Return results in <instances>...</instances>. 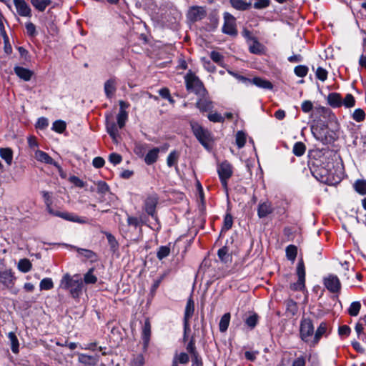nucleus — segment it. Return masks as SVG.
Returning <instances> with one entry per match:
<instances>
[{
  "label": "nucleus",
  "instance_id": "obj_11",
  "mask_svg": "<svg viewBox=\"0 0 366 366\" xmlns=\"http://www.w3.org/2000/svg\"><path fill=\"white\" fill-rule=\"evenodd\" d=\"M157 202L158 199L156 196H149L144 201V209L145 212L154 219H157L156 207Z\"/></svg>",
  "mask_w": 366,
  "mask_h": 366
},
{
  "label": "nucleus",
  "instance_id": "obj_40",
  "mask_svg": "<svg viewBox=\"0 0 366 366\" xmlns=\"http://www.w3.org/2000/svg\"><path fill=\"white\" fill-rule=\"evenodd\" d=\"M151 334V327L148 321H146L142 331V339L145 344H147Z\"/></svg>",
  "mask_w": 366,
  "mask_h": 366
},
{
  "label": "nucleus",
  "instance_id": "obj_20",
  "mask_svg": "<svg viewBox=\"0 0 366 366\" xmlns=\"http://www.w3.org/2000/svg\"><path fill=\"white\" fill-rule=\"evenodd\" d=\"M34 158L42 163L48 164H54V159L46 152L41 150H36L34 152Z\"/></svg>",
  "mask_w": 366,
  "mask_h": 366
},
{
  "label": "nucleus",
  "instance_id": "obj_32",
  "mask_svg": "<svg viewBox=\"0 0 366 366\" xmlns=\"http://www.w3.org/2000/svg\"><path fill=\"white\" fill-rule=\"evenodd\" d=\"M32 264L28 259H21L18 263V269L22 272H28L31 270Z\"/></svg>",
  "mask_w": 366,
  "mask_h": 366
},
{
  "label": "nucleus",
  "instance_id": "obj_22",
  "mask_svg": "<svg viewBox=\"0 0 366 366\" xmlns=\"http://www.w3.org/2000/svg\"><path fill=\"white\" fill-rule=\"evenodd\" d=\"M116 91V81L113 79L107 80L104 84V92L107 97L111 98Z\"/></svg>",
  "mask_w": 366,
  "mask_h": 366
},
{
  "label": "nucleus",
  "instance_id": "obj_34",
  "mask_svg": "<svg viewBox=\"0 0 366 366\" xmlns=\"http://www.w3.org/2000/svg\"><path fill=\"white\" fill-rule=\"evenodd\" d=\"M8 337L11 344V350L14 353L19 352V340L14 332H10L8 334Z\"/></svg>",
  "mask_w": 366,
  "mask_h": 366
},
{
  "label": "nucleus",
  "instance_id": "obj_13",
  "mask_svg": "<svg viewBox=\"0 0 366 366\" xmlns=\"http://www.w3.org/2000/svg\"><path fill=\"white\" fill-rule=\"evenodd\" d=\"M78 361L79 363L87 366H95L99 361V355H88L83 353H78Z\"/></svg>",
  "mask_w": 366,
  "mask_h": 366
},
{
  "label": "nucleus",
  "instance_id": "obj_35",
  "mask_svg": "<svg viewBox=\"0 0 366 366\" xmlns=\"http://www.w3.org/2000/svg\"><path fill=\"white\" fill-rule=\"evenodd\" d=\"M232 6L238 10H247L250 4L244 2L243 0H230Z\"/></svg>",
  "mask_w": 366,
  "mask_h": 366
},
{
  "label": "nucleus",
  "instance_id": "obj_21",
  "mask_svg": "<svg viewBox=\"0 0 366 366\" xmlns=\"http://www.w3.org/2000/svg\"><path fill=\"white\" fill-rule=\"evenodd\" d=\"M159 149L155 147L148 152L144 157V162L147 165L154 164L158 159Z\"/></svg>",
  "mask_w": 366,
  "mask_h": 366
},
{
  "label": "nucleus",
  "instance_id": "obj_36",
  "mask_svg": "<svg viewBox=\"0 0 366 366\" xmlns=\"http://www.w3.org/2000/svg\"><path fill=\"white\" fill-rule=\"evenodd\" d=\"M297 254V248L296 246L290 244L286 248V256L288 259L295 261Z\"/></svg>",
  "mask_w": 366,
  "mask_h": 366
},
{
  "label": "nucleus",
  "instance_id": "obj_18",
  "mask_svg": "<svg viewBox=\"0 0 366 366\" xmlns=\"http://www.w3.org/2000/svg\"><path fill=\"white\" fill-rule=\"evenodd\" d=\"M327 103L332 107H340L342 106V99L340 94L336 92L329 94L327 96Z\"/></svg>",
  "mask_w": 366,
  "mask_h": 366
},
{
  "label": "nucleus",
  "instance_id": "obj_4",
  "mask_svg": "<svg viewBox=\"0 0 366 366\" xmlns=\"http://www.w3.org/2000/svg\"><path fill=\"white\" fill-rule=\"evenodd\" d=\"M217 172L223 188L227 191V181L233 173L231 164L227 161L222 162L218 165Z\"/></svg>",
  "mask_w": 366,
  "mask_h": 366
},
{
  "label": "nucleus",
  "instance_id": "obj_2",
  "mask_svg": "<svg viewBox=\"0 0 366 366\" xmlns=\"http://www.w3.org/2000/svg\"><path fill=\"white\" fill-rule=\"evenodd\" d=\"M184 80L187 91L194 92L197 96L202 97L207 95V92L204 88L203 83L199 77L191 71H189V72L185 75Z\"/></svg>",
  "mask_w": 366,
  "mask_h": 366
},
{
  "label": "nucleus",
  "instance_id": "obj_57",
  "mask_svg": "<svg viewBox=\"0 0 366 366\" xmlns=\"http://www.w3.org/2000/svg\"><path fill=\"white\" fill-rule=\"evenodd\" d=\"M174 358H176L177 362H179L181 364H186L189 362V357L187 353L182 352L179 355H177Z\"/></svg>",
  "mask_w": 366,
  "mask_h": 366
},
{
  "label": "nucleus",
  "instance_id": "obj_29",
  "mask_svg": "<svg viewBox=\"0 0 366 366\" xmlns=\"http://www.w3.org/2000/svg\"><path fill=\"white\" fill-rule=\"evenodd\" d=\"M31 3L37 10L44 11L51 1V0H31Z\"/></svg>",
  "mask_w": 366,
  "mask_h": 366
},
{
  "label": "nucleus",
  "instance_id": "obj_51",
  "mask_svg": "<svg viewBox=\"0 0 366 366\" xmlns=\"http://www.w3.org/2000/svg\"><path fill=\"white\" fill-rule=\"evenodd\" d=\"M308 67L304 65H299L295 68V74L300 77H304L307 74Z\"/></svg>",
  "mask_w": 366,
  "mask_h": 366
},
{
  "label": "nucleus",
  "instance_id": "obj_30",
  "mask_svg": "<svg viewBox=\"0 0 366 366\" xmlns=\"http://www.w3.org/2000/svg\"><path fill=\"white\" fill-rule=\"evenodd\" d=\"M286 311L290 315H295L298 311V307L297 303L292 300H287L285 302Z\"/></svg>",
  "mask_w": 366,
  "mask_h": 366
},
{
  "label": "nucleus",
  "instance_id": "obj_37",
  "mask_svg": "<svg viewBox=\"0 0 366 366\" xmlns=\"http://www.w3.org/2000/svg\"><path fill=\"white\" fill-rule=\"evenodd\" d=\"M219 258L224 262H227L230 260L231 257L229 254V249L227 247H223L218 250L217 252Z\"/></svg>",
  "mask_w": 366,
  "mask_h": 366
},
{
  "label": "nucleus",
  "instance_id": "obj_5",
  "mask_svg": "<svg viewBox=\"0 0 366 366\" xmlns=\"http://www.w3.org/2000/svg\"><path fill=\"white\" fill-rule=\"evenodd\" d=\"M297 282L290 285V289L294 291H302L305 288V269L303 260L301 259L297 266Z\"/></svg>",
  "mask_w": 366,
  "mask_h": 366
},
{
  "label": "nucleus",
  "instance_id": "obj_26",
  "mask_svg": "<svg viewBox=\"0 0 366 366\" xmlns=\"http://www.w3.org/2000/svg\"><path fill=\"white\" fill-rule=\"evenodd\" d=\"M249 50L251 53L260 54L264 52V47L257 39H252V43L249 45Z\"/></svg>",
  "mask_w": 366,
  "mask_h": 366
},
{
  "label": "nucleus",
  "instance_id": "obj_25",
  "mask_svg": "<svg viewBox=\"0 0 366 366\" xmlns=\"http://www.w3.org/2000/svg\"><path fill=\"white\" fill-rule=\"evenodd\" d=\"M0 157L6 162L8 165H11L13 160V152L10 148H1Z\"/></svg>",
  "mask_w": 366,
  "mask_h": 366
},
{
  "label": "nucleus",
  "instance_id": "obj_38",
  "mask_svg": "<svg viewBox=\"0 0 366 366\" xmlns=\"http://www.w3.org/2000/svg\"><path fill=\"white\" fill-rule=\"evenodd\" d=\"M127 224L129 226H132L137 228L138 227H141L144 224V221L142 217L128 216Z\"/></svg>",
  "mask_w": 366,
  "mask_h": 366
},
{
  "label": "nucleus",
  "instance_id": "obj_55",
  "mask_svg": "<svg viewBox=\"0 0 366 366\" xmlns=\"http://www.w3.org/2000/svg\"><path fill=\"white\" fill-rule=\"evenodd\" d=\"M207 117L212 122H223L224 121V118L217 112L209 114Z\"/></svg>",
  "mask_w": 366,
  "mask_h": 366
},
{
  "label": "nucleus",
  "instance_id": "obj_43",
  "mask_svg": "<svg viewBox=\"0 0 366 366\" xmlns=\"http://www.w3.org/2000/svg\"><path fill=\"white\" fill-rule=\"evenodd\" d=\"M355 190L361 194H366V181L365 180H357L354 184Z\"/></svg>",
  "mask_w": 366,
  "mask_h": 366
},
{
  "label": "nucleus",
  "instance_id": "obj_31",
  "mask_svg": "<svg viewBox=\"0 0 366 366\" xmlns=\"http://www.w3.org/2000/svg\"><path fill=\"white\" fill-rule=\"evenodd\" d=\"M179 157V153L174 150L171 152L167 158V164L168 167H172L177 164Z\"/></svg>",
  "mask_w": 366,
  "mask_h": 366
},
{
  "label": "nucleus",
  "instance_id": "obj_48",
  "mask_svg": "<svg viewBox=\"0 0 366 366\" xmlns=\"http://www.w3.org/2000/svg\"><path fill=\"white\" fill-rule=\"evenodd\" d=\"M365 118V113L362 109H356L352 114V119L357 122H362Z\"/></svg>",
  "mask_w": 366,
  "mask_h": 366
},
{
  "label": "nucleus",
  "instance_id": "obj_49",
  "mask_svg": "<svg viewBox=\"0 0 366 366\" xmlns=\"http://www.w3.org/2000/svg\"><path fill=\"white\" fill-rule=\"evenodd\" d=\"M144 364V358L142 354H137L133 356L131 361V366H143Z\"/></svg>",
  "mask_w": 366,
  "mask_h": 366
},
{
  "label": "nucleus",
  "instance_id": "obj_54",
  "mask_svg": "<svg viewBox=\"0 0 366 366\" xmlns=\"http://www.w3.org/2000/svg\"><path fill=\"white\" fill-rule=\"evenodd\" d=\"M233 224V218L232 215L229 213L226 214L224 219V226L223 229L225 230H229L232 227Z\"/></svg>",
  "mask_w": 366,
  "mask_h": 366
},
{
  "label": "nucleus",
  "instance_id": "obj_1",
  "mask_svg": "<svg viewBox=\"0 0 366 366\" xmlns=\"http://www.w3.org/2000/svg\"><path fill=\"white\" fill-rule=\"evenodd\" d=\"M83 282L79 275L66 274L60 281V287L68 290L73 297H78L81 293Z\"/></svg>",
  "mask_w": 366,
  "mask_h": 366
},
{
  "label": "nucleus",
  "instance_id": "obj_50",
  "mask_svg": "<svg viewBox=\"0 0 366 366\" xmlns=\"http://www.w3.org/2000/svg\"><path fill=\"white\" fill-rule=\"evenodd\" d=\"M355 104V99L354 97L351 94H347L344 100H342V105H344L347 108H350L354 107Z\"/></svg>",
  "mask_w": 366,
  "mask_h": 366
},
{
  "label": "nucleus",
  "instance_id": "obj_28",
  "mask_svg": "<svg viewBox=\"0 0 366 366\" xmlns=\"http://www.w3.org/2000/svg\"><path fill=\"white\" fill-rule=\"evenodd\" d=\"M78 254L85 257L86 259H90L91 261H94L97 259V254L92 250L82 249V248H76Z\"/></svg>",
  "mask_w": 366,
  "mask_h": 366
},
{
  "label": "nucleus",
  "instance_id": "obj_9",
  "mask_svg": "<svg viewBox=\"0 0 366 366\" xmlns=\"http://www.w3.org/2000/svg\"><path fill=\"white\" fill-rule=\"evenodd\" d=\"M14 281L15 277L11 269L0 272V289L11 288Z\"/></svg>",
  "mask_w": 366,
  "mask_h": 366
},
{
  "label": "nucleus",
  "instance_id": "obj_59",
  "mask_svg": "<svg viewBox=\"0 0 366 366\" xmlns=\"http://www.w3.org/2000/svg\"><path fill=\"white\" fill-rule=\"evenodd\" d=\"M49 125L48 119L45 117L38 119L36 127L39 129H44Z\"/></svg>",
  "mask_w": 366,
  "mask_h": 366
},
{
  "label": "nucleus",
  "instance_id": "obj_52",
  "mask_svg": "<svg viewBox=\"0 0 366 366\" xmlns=\"http://www.w3.org/2000/svg\"><path fill=\"white\" fill-rule=\"evenodd\" d=\"M258 321V315L257 314H252L249 315L245 320L246 325L250 328H254Z\"/></svg>",
  "mask_w": 366,
  "mask_h": 366
},
{
  "label": "nucleus",
  "instance_id": "obj_7",
  "mask_svg": "<svg viewBox=\"0 0 366 366\" xmlns=\"http://www.w3.org/2000/svg\"><path fill=\"white\" fill-rule=\"evenodd\" d=\"M300 337L305 342H309V338L314 333L312 322L309 318H304L300 322Z\"/></svg>",
  "mask_w": 366,
  "mask_h": 366
},
{
  "label": "nucleus",
  "instance_id": "obj_46",
  "mask_svg": "<svg viewBox=\"0 0 366 366\" xmlns=\"http://www.w3.org/2000/svg\"><path fill=\"white\" fill-rule=\"evenodd\" d=\"M41 290H49L53 288L54 284L51 278H44L39 285Z\"/></svg>",
  "mask_w": 366,
  "mask_h": 366
},
{
  "label": "nucleus",
  "instance_id": "obj_3",
  "mask_svg": "<svg viewBox=\"0 0 366 366\" xmlns=\"http://www.w3.org/2000/svg\"><path fill=\"white\" fill-rule=\"evenodd\" d=\"M190 126L194 135L198 139L199 143L205 148H208L210 143L212 142L211 132L194 121L190 122Z\"/></svg>",
  "mask_w": 366,
  "mask_h": 366
},
{
  "label": "nucleus",
  "instance_id": "obj_64",
  "mask_svg": "<svg viewBox=\"0 0 366 366\" xmlns=\"http://www.w3.org/2000/svg\"><path fill=\"white\" fill-rule=\"evenodd\" d=\"M26 31H27V34L31 36H33L35 35L36 34V27H35V25L31 23V22H28L26 24Z\"/></svg>",
  "mask_w": 366,
  "mask_h": 366
},
{
  "label": "nucleus",
  "instance_id": "obj_10",
  "mask_svg": "<svg viewBox=\"0 0 366 366\" xmlns=\"http://www.w3.org/2000/svg\"><path fill=\"white\" fill-rule=\"evenodd\" d=\"M206 11L202 6H192L187 13L188 19L192 21H197L202 20L206 16Z\"/></svg>",
  "mask_w": 366,
  "mask_h": 366
},
{
  "label": "nucleus",
  "instance_id": "obj_45",
  "mask_svg": "<svg viewBox=\"0 0 366 366\" xmlns=\"http://www.w3.org/2000/svg\"><path fill=\"white\" fill-rule=\"evenodd\" d=\"M170 253V248L167 246H162L159 248L157 257L159 259L162 260V259L167 257Z\"/></svg>",
  "mask_w": 366,
  "mask_h": 366
},
{
  "label": "nucleus",
  "instance_id": "obj_56",
  "mask_svg": "<svg viewBox=\"0 0 366 366\" xmlns=\"http://www.w3.org/2000/svg\"><path fill=\"white\" fill-rule=\"evenodd\" d=\"M270 0H255L254 7L257 9H264L269 5Z\"/></svg>",
  "mask_w": 366,
  "mask_h": 366
},
{
  "label": "nucleus",
  "instance_id": "obj_41",
  "mask_svg": "<svg viewBox=\"0 0 366 366\" xmlns=\"http://www.w3.org/2000/svg\"><path fill=\"white\" fill-rule=\"evenodd\" d=\"M360 308L361 304L360 302H353L348 309V312L351 316H357L359 314Z\"/></svg>",
  "mask_w": 366,
  "mask_h": 366
},
{
  "label": "nucleus",
  "instance_id": "obj_33",
  "mask_svg": "<svg viewBox=\"0 0 366 366\" xmlns=\"http://www.w3.org/2000/svg\"><path fill=\"white\" fill-rule=\"evenodd\" d=\"M306 150V147L304 143L297 142L294 144L292 152L293 154L297 157L302 156Z\"/></svg>",
  "mask_w": 366,
  "mask_h": 366
},
{
  "label": "nucleus",
  "instance_id": "obj_17",
  "mask_svg": "<svg viewBox=\"0 0 366 366\" xmlns=\"http://www.w3.org/2000/svg\"><path fill=\"white\" fill-rule=\"evenodd\" d=\"M196 107L202 112H205L211 111L213 108V104L212 102L209 99L205 98V97H200V98L196 102Z\"/></svg>",
  "mask_w": 366,
  "mask_h": 366
},
{
  "label": "nucleus",
  "instance_id": "obj_16",
  "mask_svg": "<svg viewBox=\"0 0 366 366\" xmlns=\"http://www.w3.org/2000/svg\"><path fill=\"white\" fill-rule=\"evenodd\" d=\"M57 217H61L65 220L72 222H77L79 224H85L87 222V220L85 217H81L78 215H76L73 213L69 212H60V214H57Z\"/></svg>",
  "mask_w": 366,
  "mask_h": 366
},
{
  "label": "nucleus",
  "instance_id": "obj_63",
  "mask_svg": "<svg viewBox=\"0 0 366 366\" xmlns=\"http://www.w3.org/2000/svg\"><path fill=\"white\" fill-rule=\"evenodd\" d=\"M69 179L71 183L78 187L82 188L85 186L84 182L76 176L71 177Z\"/></svg>",
  "mask_w": 366,
  "mask_h": 366
},
{
  "label": "nucleus",
  "instance_id": "obj_27",
  "mask_svg": "<svg viewBox=\"0 0 366 366\" xmlns=\"http://www.w3.org/2000/svg\"><path fill=\"white\" fill-rule=\"evenodd\" d=\"M230 313H225L222 317L219 323V331L221 332H224L228 329L229 322H230Z\"/></svg>",
  "mask_w": 366,
  "mask_h": 366
},
{
  "label": "nucleus",
  "instance_id": "obj_44",
  "mask_svg": "<svg viewBox=\"0 0 366 366\" xmlns=\"http://www.w3.org/2000/svg\"><path fill=\"white\" fill-rule=\"evenodd\" d=\"M246 142V134L242 131H238L236 134V144L239 148H242Z\"/></svg>",
  "mask_w": 366,
  "mask_h": 366
},
{
  "label": "nucleus",
  "instance_id": "obj_8",
  "mask_svg": "<svg viewBox=\"0 0 366 366\" xmlns=\"http://www.w3.org/2000/svg\"><path fill=\"white\" fill-rule=\"evenodd\" d=\"M325 287L332 293H337L340 291L341 283L339 278L334 274H329L324 278Z\"/></svg>",
  "mask_w": 366,
  "mask_h": 366
},
{
  "label": "nucleus",
  "instance_id": "obj_61",
  "mask_svg": "<svg viewBox=\"0 0 366 366\" xmlns=\"http://www.w3.org/2000/svg\"><path fill=\"white\" fill-rule=\"evenodd\" d=\"M211 59L216 63L221 64L222 61V55L217 51H212L210 54Z\"/></svg>",
  "mask_w": 366,
  "mask_h": 366
},
{
  "label": "nucleus",
  "instance_id": "obj_58",
  "mask_svg": "<svg viewBox=\"0 0 366 366\" xmlns=\"http://www.w3.org/2000/svg\"><path fill=\"white\" fill-rule=\"evenodd\" d=\"M109 160L113 164L117 165L122 162V158L121 155L117 153H112L109 155Z\"/></svg>",
  "mask_w": 366,
  "mask_h": 366
},
{
  "label": "nucleus",
  "instance_id": "obj_62",
  "mask_svg": "<svg viewBox=\"0 0 366 366\" xmlns=\"http://www.w3.org/2000/svg\"><path fill=\"white\" fill-rule=\"evenodd\" d=\"M109 191V187L104 182H99L97 184V192L105 194Z\"/></svg>",
  "mask_w": 366,
  "mask_h": 366
},
{
  "label": "nucleus",
  "instance_id": "obj_42",
  "mask_svg": "<svg viewBox=\"0 0 366 366\" xmlns=\"http://www.w3.org/2000/svg\"><path fill=\"white\" fill-rule=\"evenodd\" d=\"M128 118V113L126 111H119L117 114V124L119 128H122Z\"/></svg>",
  "mask_w": 366,
  "mask_h": 366
},
{
  "label": "nucleus",
  "instance_id": "obj_23",
  "mask_svg": "<svg viewBox=\"0 0 366 366\" xmlns=\"http://www.w3.org/2000/svg\"><path fill=\"white\" fill-rule=\"evenodd\" d=\"M252 82L259 88L265 89H272L273 88L272 84L269 81L259 77L252 79Z\"/></svg>",
  "mask_w": 366,
  "mask_h": 366
},
{
  "label": "nucleus",
  "instance_id": "obj_53",
  "mask_svg": "<svg viewBox=\"0 0 366 366\" xmlns=\"http://www.w3.org/2000/svg\"><path fill=\"white\" fill-rule=\"evenodd\" d=\"M316 76L319 80L325 81L327 78V70L322 67H318L316 71Z\"/></svg>",
  "mask_w": 366,
  "mask_h": 366
},
{
  "label": "nucleus",
  "instance_id": "obj_15",
  "mask_svg": "<svg viewBox=\"0 0 366 366\" xmlns=\"http://www.w3.org/2000/svg\"><path fill=\"white\" fill-rule=\"evenodd\" d=\"M194 312V302L192 297H190L187 302L184 311V330L189 329V320L192 317Z\"/></svg>",
  "mask_w": 366,
  "mask_h": 366
},
{
  "label": "nucleus",
  "instance_id": "obj_14",
  "mask_svg": "<svg viewBox=\"0 0 366 366\" xmlns=\"http://www.w3.org/2000/svg\"><path fill=\"white\" fill-rule=\"evenodd\" d=\"M274 208L272 203L269 201L259 202L257 207V215L259 218L262 219L272 214Z\"/></svg>",
  "mask_w": 366,
  "mask_h": 366
},
{
  "label": "nucleus",
  "instance_id": "obj_47",
  "mask_svg": "<svg viewBox=\"0 0 366 366\" xmlns=\"http://www.w3.org/2000/svg\"><path fill=\"white\" fill-rule=\"evenodd\" d=\"M52 129L58 133H62L66 129V123L62 120H56L53 123Z\"/></svg>",
  "mask_w": 366,
  "mask_h": 366
},
{
  "label": "nucleus",
  "instance_id": "obj_60",
  "mask_svg": "<svg viewBox=\"0 0 366 366\" xmlns=\"http://www.w3.org/2000/svg\"><path fill=\"white\" fill-rule=\"evenodd\" d=\"M301 108L305 113H308L312 109L313 104L312 102L306 100L302 103Z\"/></svg>",
  "mask_w": 366,
  "mask_h": 366
},
{
  "label": "nucleus",
  "instance_id": "obj_6",
  "mask_svg": "<svg viewBox=\"0 0 366 366\" xmlns=\"http://www.w3.org/2000/svg\"><path fill=\"white\" fill-rule=\"evenodd\" d=\"M224 24L222 29V32L230 36H237V29L236 27L235 18L229 13L225 12L224 14Z\"/></svg>",
  "mask_w": 366,
  "mask_h": 366
},
{
  "label": "nucleus",
  "instance_id": "obj_24",
  "mask_svg": "<svg viewBox=\"0 0 366 366\" xmlns=\"http://www.w3.org/2000/svg\"><path fill=\"white\" fill-rule=\"evenodd\" d=\"M326 330H327L326 322H321L315 332L314 340L312 342V345H316L319 342V340L322 337V336L326 332Z\"/></svg>",
  "mask_w": 366,
  "mask_h": 366
},
{
  "label": "nucleus",
  "instance_id": "obj_19",
  "mask_svg": "<svg viewBox=\"0 0 366 366\" xmlns=\"http://www.w3.org/2000/svg\"><path fill=\"white\" fill-rule=\"evenodd\" d=\"M14 72L15 74L21 79L24 81H29L33 75V72L26 68L16 66L14 67Z\"/></svg>",
  "mask_w": 366,
  "mask_h": 366
},
{
  "label": "nucleus",
  "instance_id": "obj_12",
  "mask_svg": "<svg viewBox=\"0 0 366 366\" xmlns=\"http://www.w3.org/2000/svg\"><path fill=\"white\" fill-rule=\"evenodd\" d=\"M16 11L21 16L31 17V9L24 0L14 1Z\"/></svg>",
  "mask_w": 366,
  "mask_h": 366
},
{
  "label": "nucleus",
  "instance_id": "obj_39",
  "mask_svg": "<svg viewBox=\"0 0 366 366\" xmlns=\"http://www.w3.org/2000/svg\"><path fill=\"white\" fill-rule=\"evenodd\" d=\"M84 281L86 284H94L97 281V277L94 274V268H91L85 274Z\"/></svg>",
  "mask_w": 366,
  "mask_h": 366
}]
</instances>
